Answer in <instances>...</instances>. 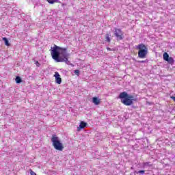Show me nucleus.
I'll return each instance as SVG.
<instances>
[{
  "label": "nucleus",
  "instance_id": "nucleus-1",
  "mask_svg": "<svg viewBox=\"0 0 175 175\" xmlns=\"http://www.w3.org/2000/svg\"><path fill=\"white\" fill-rule=\"evenodd\" d=\"M66 48L55 45L51 51L53 59L56 61V62H68L69 54Z\"/></svg>",
  "mask_w": 175,
  "mask_h": 175
},
{
  "label": "nucleus",
  "instance_id": "nucleus-2",
  "mask_svg": "<svg viewBox=\"0 0 175 175\" xmlns=\"http://www.w3.org/2000/svg\"><path fill=\"white\" fill-rule=\"evenodd\" d=\"M119 98L125 106H132L133 102H136L137 99L133 98V96L129 95L126 92H121L119 95Z\"/></svg>",
  "mask_w": 175,
  "mask_h": 175
},
{
  "label": "nucleus",
  "instance_id": "nucleus-3",
  "mask_svg": "<svg viewBox=\"0 0 175 175\" xmlns=\"http://www.w3.org/2000/svg\"><path fill=\"white\" fill-rule=\"evenodd\" d=\"M137 50H138L139 58H146L147 54H148V48L146 44L141 43L136 46Z\"/></svg>",
  "mask_w": 175,
  "mask_h": 175
},
{
  "label": "nucleus",
  "instance_id": "nucleus-4",
  "mask_svg": "<svg viewBox=\"0 0 175 175\" xmlns=\"http://www.w3.org/2000/svg\"><path fill=\"white\" fill-rule=\"evenodd\" d=\"M51 142L55 150H57V151H64V144L56 135H52Z\"/></svg>",
  "mask_w": 175,
  "mask_h": 175
},
{
  "label": "nucleus",
  "instance_id": "nucleus-5",
  "mask_svg": "<svg viewBox=\"0 0 175 175\" xmlns=\"http://www.w3.org/2000/svg\"><path fill=\"white\" fill-rule=\"evenodd\" d=\"M113 34H114V36H116L117 40H122L124 38H125L122 30L117 27L114 28Z\"/></svg>",
  "mask_w": 175,
  "mask_h": 175
},
{
  "label": "nucleus",
  "instance_id": "nucleus-6",
  "mask_svg": "<svg viewBox=\"0 0 175 175\" xmlns=\"http://www.w3.org/2000/svg\"><path fill=\"white\" fill-rule=\"evenodd\" d=\"M53 77H55V81L57 84H61V83H62V79L58 72H55Z\"/></svg>",
  "mask_w": 175,
  "mask_h": 175
},
{
  "label": "nucleus",
  "instance_id": "nucleus-7",
  "mask_svg": "<svg viewBox=\"0 0 175 175\" xmlns=\"http://www.w3.org/2000/svg\"><path fill=\"white\" fill-rule=\"evenodd\" d=\"M87 126V123L85 122L81 121L80 122L79 126L77 128V132H80L81 129H84Z\"/></svg>",
  "mask_w": 175,
  "mask_h": 175
},
{
  "label": "nucleus",
  "instance_id": "nucleus-8",
  "mask_svg": "<svg viewBox=\"0 0 175 175\" xmlns=\"http://www.w3.org/2000/svg\"><path fill=\"white\" fill-rule=\"evenodd\" d=\"M92 103L96 106H98V105H100V99L98 98V97H93L92 98Z\"/></svg>",
  "mask_w": 175,
  "mask_h": 175
},
{
  "label": "nucleus",
  "instance_id": "nucleus-9",
  "mask_svg": "<svg viewBox=\"0 0 175 175\" xmlns=\"http://www.w3.org/2000/svg\"><path fill=\"white\" fill-rule=\"evenodd\" d=\"M110 36H111V35L109 33H107L105 35L106 42H107L108 43H110V42H111Z\"/></svg>",
  "mask_w": 175,
  "mask_h": 175
},
{
  "label": "nucleus",
  "instance_id": "nucleus-10",
  "mask_svg": "<svg viewBox=\"0 0 175 175\" xmlns=\"http://www.w3.org/2000/svg\"><path fill=\"white\" fill-rule=\"evenodd\" d=\"M163 58L164 61H167V59H170V57H169V54H167V53L165 52L163 54Z\"/></svg>",
  "mask_w": 175,
  "mask_h": 175
},
{
  "label": "nucleus",
  "instance_id": "nucleus-11",
  "mask_svg": "<svg viewBox=\"0 0 175 175\" xmlns=\"http://www.w3.org/2000/svg\"><path fill=\"white\" fill-rule=\"evenodd\" d=\"M167 62H168V64H170V65H173V64H174V59L170 57V58L167 59Z\"/></svg>",
  "mask_w": 175,
  "mask_h": 175
},
{
  "label": "nucleus",
  "instance_id": "nucleus-12",
  "mask_svg": "<svg viewBox=\"0 0 175 175\" xmlns=\"http://www.w3.org/2000/svg\"><path fill=\"white\" fill-rule=\"evenodd\" d=\"M15 81L16 84H20V83L23 82V80L21 79V77L17 76L15 79Z\"/></svg>",
  "mask_w": 175,
  "mask_h": 175
},
{
  "label": "nucleus",
  "instance_id": "nucleus-13",
  "mask_svg": "<svg viewBox=\"0 0 175 175\" xmlns=\"http://www.w3.org/2000/svg\"><path fill=\"white\" fill-rule=\"evenodd\" d=\"M144 167H146V166H149V167H152L153 165L151 164L150 162H144L143 163Z\"/></svg>",
  "mask_w": 175,
  "mask_h": 175
},
{
  "label": "nucleus",
  "instance_id": "nucleus-14",
  "mask_svg": "<svg viewBox=\"0 0 175 175\" xmlns=\"http://www.w3.org/2000/svg\"><path fill=\"white\" fill-rule=\"evenodd\" d=\"M3 42H5V46H10V43H9V40H8V38L6 37L3 38Z\"/></svg>",
  "mask_w": 175,
  "mask_h": 175
},
{
  "label": "nucleus",
  "instance_id": "nucleus-15",
  "mask_svg": "<svg viewBox=\"0 0 175 175\" xmlns=\"http://www.w3.org/2000/svg\"><path fill=\"white\" fill-rule=\"evenodd\" d=\"M48 3H50L51 5H53L57 2H58V0H46Z\"/></svg>",
  "mask_w": 175,
  "mask_h": 175
},
{
  "label": "nucleus",
  "instance_id": "nucleus-16",
  "mask_svg": "<svg viewBox=\"0 0 175 175\" xmlns=\"http://www.w3.org/2000/svg\"><path fill=\"white\" fill-rule=\"evenodd\" d=\"M75 75L77 76H80V71L79 70H76L74 71Z\"/></svg>",
  "mask_w": 175,
  "mask_h": 175
},
{
  "label": "nucleus",
  "instance_id": "nucleus-17",
  "mask_svg": "<svg viewBox=\"0 0 175 175\" xmlns=\"http://www.w3.org/2000/svg\"><path fill=\"white\" fill-rule=\"evenodd\" d=\"M146 172V171L144 170H139L138 172H137V174H144V173Z\"/></svg>",
  "mask_w": 175,
  "mask_h": 175
},
{
  "label": "nucleus",
  "instance_id": "nucleus-18",
  "mask_svg": "<svg viewBox=\"0 0 175 175\" xmlns=\"http://www.w3.org/2000/svg\"><path fill=\"white\" fill-rule=\"evenodd\" d=\"M29 172H30V174L31 175H36V173L35 172H33V170L30 169Z\"/></svg>",
  "mask_w": 175,
  "mask_h": 175
},
{
  "label": "nucleus",
  "instance_id": "nucleus-19",
  "mask_svg": "<svg viewBox=\"0 0 175 175\" xmlns=\"http://www.w3.org/2000/svg\"><path fill=\"white\" fill-rule=\"evenodd\" d=\"M36 65H37V66L39 68V66H40V64L39 63L38 61L36 62Z\"/></svg>",
  "mask_w": 175,
  "mask_h": 175
},
{
  "label": "nucleus",
  "instance_id": "nucleus-20",
  "mask_svg": "<svg viewBox=\"0 0 175 175\" xmlns=\"http://www.w3.org/2000/svg\"><path fill=\"white\" fill-rule=\"evenodd\" d=\"M170 98L174 100V102H175V96H171Z\"/></svg>",
  "mask_w": 175,
  "mask_h": 175
},
{
  "label": "nucleus",
  "instance_id": "nucleus-21",
  "mask_svg": "<svg viewBox=\"0 0 175 175\" xmlns=\"http://www.w3.org/2000/svg\"><path fill=\"white\" fill-rule=\"evenodd\" d=\"M138 62L141 63V64H143L144 62H146L144 60H142V61H138Z\"/></svg>",
  "mask_w": 175,
  "mask_h": 175
},
{
  "label": "nucleus",
  "instance_id": "nucleus-22",
  "mask_svg": "<svg viewBox=\"0 0 175 175\" xmlns=\"http://www.w3.org/2000/svg\"><path fill=\"white\" fill-rule=\"evenodd\" d=\"M107 50H108V51H112L111 49L109 48V47L107 48Z\"/></svg>",
  "mask_w": 175,
  "mask_h": 175
}]
</instances>
